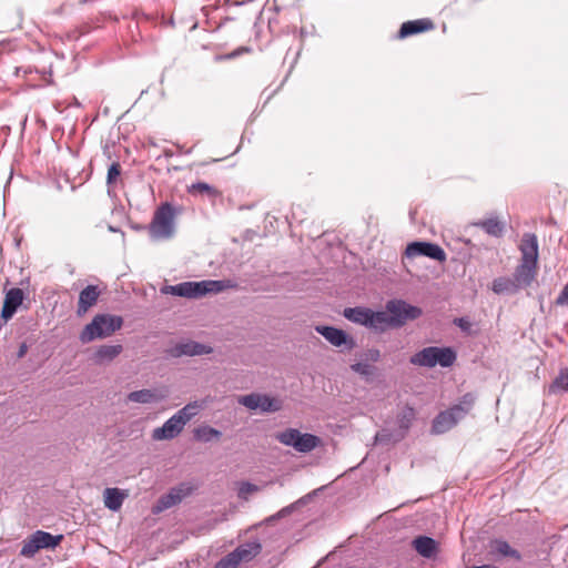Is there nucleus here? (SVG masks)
I'll list each match as a JSON object with an SVG mask.
<instances>
[{
  "label": "nucleus",
  "instance_id": "obj_13",
  "mask_svg": "<svg viewBox=\"0 0 568 568\" xmlns=\"http://www.w3.org/2000/svg\"><path fill=\"white\" fill-rule=\"evenodd\" d=\"M315 331L335 347H344L351 351L355 346L353 337L347 335L343 329L318 325L315 327Z\"/></svg>",
  "mask_w": 568,
  "mask_h": 568
},
{
  "label": "nucleus",
  "instance_id": "obj_26",
  "mask_svg": "<svg viewBox=\"0 0 568 568\" xmlns=\"http://www.w3.org/2000/svg\"><path fill=\"white\" fill-rule=\"evenodd\" d=\"M262 546L256 541L246 542L239 546L232 552L241 564L242 561H250L261 552Z\"/></svg>",
  "mask_w": 568,
  "mask_h": 568
},
{
  "label": "nucleus",
  "instance_id": "obj_39",
  "mask_svg": "<svg viewBox=\"0 0 568 568\" xmlns=\"http://www.w3.org/2000/svg\"><path fill=\"white\" fill-rule=\"evenodd\" d=\"M363 358L367 362H378L381 358V352L376 348L367 349L363 353Z\"/></svg>",
  "mask_w": 568,
  "mask_h": 568
},
{
  "label": "nucleus",
  "instance_id": "obj_23",
  "mask_svg": "<svg viewBox=\"0 0 568 568\" xmlns=\"http://www.w3.org/2000/svg\"><path fill=\"white\" fill-rule=\"evenodd\" d=\"M390 327L394 326L387 311L375 312L372 310L367 328L383 333Z\"/></svg>",
  "mask_w": 568,
  "mask_h": 568
},
{
  "label": "nucleus",
  "instance_id": "obj_25",
  "mask_svg": "<svg viewBox=\"0 0 568 568\" xmlns=\"http://www.w3.org/2000/svg\"><path fill=\"white\" fill-rule=\"evenodd\" d=\"M371 312L372 310L367 307H347L344 310L343 315L348 321L367 327L369 323Z\"/></svg>",
  "mask_w": 568,
  "mask_h": 568
},
{
  "label": "nucleus",
  "instance_id": "obj_29",
  "mask_svg": "<svg viewBox=\"0 0 568 568\" xmlns=\"http://www.w3.org/2000/svg\"><path fill=\"white\" fill-rule=\"evenodd\" d=\"M490 551L494 555H498L501 557H511L517 560L520 559V555L517 550L513 549L507 541L504 540H495L490 545Z\"/></svg>",
  "mask_w": 568,
  "mask_h": 568
},
{
  "label": "nucleus",
  "instance_id": "obj_10",
  "mask_svg": "<svg viewBox=\"0 0 568 568\" xmlns=\"http://www.w3.org/2000/svg\"><path fill=\"white\" fill-rule=\"evenodd\" d=\"M394 327L403 326L407 321H413L422 315V310L402 300H392L385 306Z\"/></svg>",
  "mask_w": 568,
  "mask_h": 568
},
{
  "label": "nucleus",
  "instance_id": "obj_11",
  "mask_svg": "<svg viewBox=\"0 0 568 568\" xmlns=\"http://www.w3.org/2000/svg\"><path fill=\"white\" fill-rule=\"evenodd\" d=\"M237 402L250 410H258L261 413H275L283 406L280 398L260 393L242 395L237 398Z\"/></svg>",
  "mask_w": 568,
  "mask_h": 568
},
{
  "label": "nucleus",
  "instance_id": "obj_15",
  "mask_svg": "<svg viewBox=\"0 0 568 568\" xmlns=\"http://www.w3.org/2000/svg\"><path fill=\"white\" fill-rule=\"evenodd\" d=\"M212 347L194 341L181 342L174 345L170 353L174 357L181 356H197L212 353Z\"/></svg>",
  "mask_w": 568,
  "mask_h": 568
},
{
  "label": "nucleus",
  "instance_id": "obj_31",
  "mask_svg": "<svg viewBox=\"0 0 568 568\" xmlns=\"http://www.w3.org/2000/svg\"><path fill=\"white\" fill-rule=\"evenodd\" d=\"M181 498L182 497L178 491L172 490L171 493H169L165 496H162L159 499L158 505L155 506V511H162L164 509L173 507L174 505L181 501Z\"/></svg>",
  "mask_w": 568,
  "mask_h": 568
},
{
  "label": "nucleus",
  "instance_id": "obj_1",
  "mask_svg": "<svg viewBox=\"0 0 568 568\" xmlns=\"http://www.w3.org/2000/svg\"><path fill=\"white\" fill-rule=\"evenodd\" d=\"M519 251L521 253L520 263L514 273V280L518 286L527 287L535 281L538 270V241L531 233L523 235Z\"/></svg>",
  "mask_w": 568,
  "mask_h": 568
},
{
  "label": "nucleus",
  "instance_id": "obj_43",
  "mask_svg": "<svg viewBox=\"0 0 568 568\" xmlns=\"http://www.w3.org/2000/svg\"><path fill=\"white\" fill-rule=\"evenodd\" d=\"M471 568H497V567H495L493 565H481V566H474Z\"/></svg>",
  "mask_w": 568,
  "mask_h": 568
},
{
  "label": "nucleus",
  "instance_id": "obj_42",
  "mask_svg": "<svg viewBox=\"0 0 568 568\" xmlns=\"http://www.w3.org/2000/svg\"><path fill=\"white\" fill-rule=\"evenodd\" d=\"M375 439H376L377 442H384V440H385V434H384V433H378V434H376Z\"/></svg>",
  "mask_w": 568,
  "mask_h": 568
},
{
  "label": "nucleus",
  "instance_id": "obj_30",
  "mask_svg": "<svg viewBox=\"0 0 568 568\" xmlns=\"http://www.w3.org/2000/svg\"><path fill=\"white\" fill-rule=\"evenodd\" d=\"M221 436L222 433L220 430L207 425H202L194 429V438L203 443L219 439Z\"/></svg>",
  "mask_w": 568,
  "mask_h": 568
},
{
  "label": "nucleus",
  "instance_id": "obj_2",
  "mask_svg": "<svg viewBox=\"0 0 568 568\" xmlns=\"http://www.w3.org/2000/svg\"><path fill=\"white\" fill-rule=\"evenodd\" d=\"M233 287H235V284L231 281L204 280L168 285L162 288V293L186 298H200L207 294H216Z\"/></svg>",
  "mask_w": 568,
  "mask_h": 568
},
{
  "label": "nucleus",
  "instance_id": "obj_16",
  "mask_svg": "<svg viewBox=\"0 0 568 568\" xmlns=\"http://www.w3.org/2000/svg\"><path fill=\"white\" fill-rule=\"evenodd\" d=\"M168 397V392L165 389L158 388H145L140 390L131 392L128 395V400L139 404H152L164 400Z\"/></svg>",
  "mask_w": 568,
  "mask_h": 568
},
{
  "label": "nucleus",
  "instance_id": "obj_27",
  "mask_svg": "<svg viewBox=\"0 0 568 568\" xmlns=\"http://www.w3.org/2000/svg\"><path fill=\"white\" fill-rule=\"evenodd\" d=\"M474 225L483 229L487 234L495 237H500L505 230V224L500 222L496 216L476 222Z\"/></svg>",
  "mask_w": 568,
  "mask_h": 568
},
{
  "label": "nucleus",
  "instance_id": "obj_14",
  "mask_svg": "<svg viewBox=\"0 0 568 568\" xmlns=\"http://www.w3.org/2000/svg\"><path fill=\"white\" fill-rule=\"evenodd\" d=\"M184 425L172 415L161 427H156L152 430L153 440H171L178 437L184 429Z\"/></svg>",
  "mask_w": 568,
  "mask_h": 568
},
{
  "label": "nucleus",
  "instance_id": "obj_8",
  "mask_svg": "<svg viewBox=\"0 0 568 568\" xmlns=\"http://www.w3.org/2000/svg\"><path fill=\"white\" fill-rule=\"evenodd\" d=\"M283 445L293 447L298 453H310L321 445V438L308 433H301L296 428H287L275 435Z\"/></svg>",
  "mask_w": 568,
  "mask_h": 568
},
{
  "label": "nucleus",
  "instance_id": "obj_33",
  "mask_svg": "<svg viewBox=\"0 0 568 568\" xmlns=\"http://www.w3.org/2000/svg\"><path fill=\"white\" fill-rule=\"evenodd\" d=\"M558 389L568 392V368L560 369L558 376L550 386V390L554 393Z\"/></svg>",
  "mask_w": 568,
  "mask_h": 568
},
{
  "label": "nucleus",
  "instance_id": "obj_32",
  "mask_svg": "<svg viewBox=\"0 0 568 568\" xmlns=\"http://www.w3.org/2000/svg\"><path fill=\"white\" fill-rule=\"evenodd\" d=\"M415 419V410L412 407H404L398 415V425L402 429L407 430Z\"/></svg>",
  "mask_w": 568,
  "mask_h": 568
},
{
  "label": "nucleus",
  "instance_id": "obj_22",
  "mask_svg": "<svg viewBox=\"0 0 568 568\" xmlns=\"http://www.w3.org/2000/svg\"><path fill=\"white\" fill-rule=\"evenodd\" d=\"M123 351L122 345H101L94 353L93 359L94 363L101 365L104 363L112 362L115 357H118Z\"/></svg>",
  "mask_w": 568,
  "mask_h": 568
},
{
  "label": "nucleus",
  "instance_id": "obj_24",
  "mask_svg": "<svg viewBox=\"0 0 568 568\" xmlns=\"http://www.w3.org/2000/svg\"><path fill=\"white\" fill-rule=\"evenodd\" d=\"M128 497V494L119 488H105L103 493L104 505L112 511H118Z\"/></svg>",
  "mask_w": 568,
  "mask_h": 568
},
{
  "label": "nucleus",
  "instance_id": "obj_28",
  "mask_svg": "<svg viewBox=\"0 0 568 568\" xmlns=\"http://www.w3.org/2000/svg\"><path fill=\"white\" fill-rule=\"evenodd\" d=\"M520 287L518 286V283L513 278L508 277H497L491 283V290L496 294H514L516 293Z\"/></svg>",
  "mask_w": 568,
  "mask_h": 568
},
{
  "label": "nucleus",
  "instance_id": "obj_4",
  "mask_svg": "<svg viewBox=\"0 0 568 568\" xmlns=\"http://www.w3.org/2000/svg\"><path fill=\"white\" fill-rule=\"evenodd\" d=\"M122 317L110 314H98L93 317L91 323L80 333V341L82 343H90L98 338H105L111 336L115 331L122 326Z\"/></svg>",
  "mask_w": 568,
  "mask_h": 568
},
{
  "label": "nucleus",
  "instance_id": "obj_19",
  "mask_svg": "<svg viewBox=\"0 0 568 568\" xmlns=\"http://www.w3.org/2000/svg\"><path fill=\"white\" fill-rule=\"evenodd\" d=\"M434 28V23L429 19H418L406 21L398 31V38L404 39L420 32L429 31Z\"/></svg>",
  "mask_w": 568,
  "mask_h": 568
},
{
  "label": "nucleus",
  "instance_id": "obj_6",
  "mask_svg": "<svg viewBox=\"0 0 568 568\" xmlns=\"http://www.w3.org/2000/svg\"><path fill=\"white\" fill-rule=\"evenodd\" d=\"M456 361V354L450 347L429 346L417 352L410 357V363L422 367H449Z\"/></svg>",
  "mask_w": 568,
  "mask_h": 568
},
{
  "label": "nucleus",
  "instance_id": "obj_37",
  "mask_svg": "<svg viewBox=\"0 0 568 568\" xmlns=\"http://www.w3.org/2000/svg\"><path fill=\"white\" fill-rule=\"evenodd\" d=\"M352 371L362 375V376H371L374 372V367L367 363H355L351 366Z\"/></svg>",
  "mask_w": 568,
  "mask_h": 568
},
{
  "label": "nucleus",
  "instance_id": "obj_41",
  "mask_svg": "<svg viewBox=\"0 0 568 568\" xmlns=\"http://www.w3.org/2000/svg\"><path fill=\"white\" fill-rule=\"evenodd\" d=\"M27 352H28V345H27L26 343H22V344L20 345L19 351H18V354H17L18 358H22V357H24V356H26V354H27Z\"/></svg>",
  "mask_w": 568,
  "mask_h": 568
},
{
  "label": "nucleus",
  "instance_id": "obj_35",
  "mask_svg": "<svg viewBox=\"0 0 568 568\" xmlns=\"http://www.w3.org/2000/svg\"><path fill=\"white\" fill-rule=\"evenodd\" d=\"M190 191L192 193L207 194L209 196H216L217 191L207 183L197 182L191 185Z\"/></svg>",
  "mask_w": 568,
  "mask_h": 568
},
{
  "label": "nucleus",
  "instance_id": "obj_36",
  "mask_svg": "<svg viewBox=\"0 0 568 568\" xmlns=\"http://www.w3.org/2000/svg\"><path fill=\"white\" fill-rule=\"evenodd\" d=\"M240 565L233 552L220 559L214 568H236Z\"/></svg>",
  "mask_w": 568,
  "mask_h": 568
},
{
  "label": "nucleus",
  "instance_id": "obj_18",
  "mask_svg": "<svg viewBox=\"0 0 568 568\" xmlns=\"http://www.w3.org/2000/svg\"><path fill=\"white\" fill-rule=\"evenodd\" d=\"M100 296V291L95 285H88L80 292L78 310L77 313L79 316L84 315L90 307H92Z\"/></svg>",
  "mask_w": 568,
  "mask_h": 568
},
{
  "label": "nucleus",
  "instance_id": "obj_44",
  "mask_svg": "<svg viewBox=\"0 0 568 568\" xmlns=\"http://www.w3.org/2000/svg\"><path fill=\"white\" fill-rule=\"evenodd\" d=\"M109 231H111V232H118L119 230H118V229H115V227H113V226H109Z\"/></svg>",
  "mask_w": 568,
  "mask_h": 568
},
{
  "label": "nucleus",
  "instance_id": "obj_34",
  "mask_svg": "<svg viewBox=\"0 0 568 568\" xmlns=\"http://www.w3.org/2000/svg\"><path fill=\"white\" fill-rule=\"evenodd\" d=\"M261 490V487L250 481H242L239 485L237 496L241 499L247 500L248 496Z\"/></svg>",
  "mask_w": 568,
  "mask_h": 568
},
{
  "label": "nucleus",
  "instance_id": "obj_21",
  "mask_svg": "<svg viewBox=\"0 0 568 568\" xmlns=\"http://www.w3.org/2000/svg\"><path fill=\"white\" fill-rule=\"evenodd\" d=\"M413 547L422 557L432 558L438 550L435 539L427 536H418L413 540Z\"/></svg>",
  "mask_w": 568,
  "mask_h": 568
},
{
  "label": "nucleus",
  "instance_id": "obj_38",
  "mask_svg": "<svg viewBox=\"0 0 568 568\" xmlns=\"http://www.w3.org/2000/svg\"><path fill=\"white\" fill-rule=\"evenodd\" d=\"M121 173V168L119 163H112L108 170L106 182L108 184H112L119 178Z\"/></svg>",
  "mask_w": 568,
  "mask_h": 568
},
{
  "label": "nucleus",
  "instance_id": "obj_7",
  "mask_svg": "<svg viewBox=\"0 0 568 568\" xmlns=\"http://www.w3.org/2000/svg\"><path fill=\"white\" fill-rule=\"evenodd\" d=\"M283 445L293 447L298 453H310L321 445V438L308 433H301L296 428H287L275 435Z\"/></svg>",
  "mask_w": 568,
  "mask_h": 568
},
{
  "label": "nucleus",
  "instance_id": "obj_5",
  "mask_svg": "<svg viewBox=\"0 0 568 568\" xmlns=\"http://www.w3.org/2000/svg\"><path fill=\"white\" fill-rule=\"evenodd\" d=\"M475 397L471 394L463 396L459 404L448 410L439 413L433 422L432 430L435 434H444L452 429L471 409Z\"/></svg>",
  "mask_w": 568,
  "mask_h": 568
},
{
  "label": "nucleus",
  "instance_id": "obj_17",
  "mask_svg": "<svg viewBox=\"0 0 568 568\" xmlns=\"http://www.w3.org/2000/svg\"><path fill=\"white\" fill-rule=\"evenodd\" d=\"M209 403V398L190 402L173 415L185 426L193 417L203 410Z\"/></svg>",
  "mask_w": 568,
  "mask_h": 568
},
{
  "label": "nucleus",
  "instance_id": "obj_40",
  "mask_svg": "<svg viewBox=\"0 0 568 568\" xmlns=\"http://www.w3.org/2000/svg\"><path fill=\"white\" fill-rule=\"evenodd\" d=\"M454 323L463 331H469L471 326L470 322L464 317L456 318Z\"/></svg>",
  "mask_w": 568,
  "mask_h": 568
},
{
  "label": "nucleus",
  "instance_id": "obj_9",
  "mask_svg": "<svg viewBox=\"0 0 568 568\" xmlns=\"http://www.w3.org/2000/svg\"><path fill=\"white\" fill-rule=\"evenodd\" d=\"M62 538V535L53 536L50 532L37 530L23 541L20 554L21 556L24 557H32L40 549L55 548L60 544Z\"/></svg>",
  "mask_w": 568,
  "mask_h": 568
},
{
  "label": "nucleus",
  "instance_id": "obj_20",
  "mask_svg": "<svg viewBox=\"0 0 568 568\" xmlns=\"http://www.w3.org/2000/svg\"><path fill=\"white\" fill-rule=\"evenodd\" d=\"M23 301V292L20 288H11L7 292L1 316L11 318Z\"/></svg>",
  "mask_w": 568,
  "mask_h": 568
},
{
  "label": "nucleus",
  "instance_id": "obj_3",
  "mask_svg": "<svg viewBox=\"0 0 568 568\" xmlns=\"http://www.w3.org/2000/svg\"><path fill=\"white\" fill-rule=\"evenodd\" d=\"M178 212L170 203L161 204L154 212L149 226V234L153 240H169L175 233V217Z\"/></svg>",
  "mask_w": 568,
  "mask_h": 568
},
{
  "label": "nucleus",
  "instance_id": "obj_12",
  "mask_svg": "<svg viewBox=\"0 0 568 568\" xmlns=\"http://www.w3.org/2000/svg\"><path fill=\"white\" fill-rule=\"evenodd\" d=\"M405 256L414 258L417 256H427L438 262L446 260L445 251L437 244L428 242H412L405 250Z\"/></svg>",
  "mask_w": 568,
  "mask_h": 568
}]
</instances>
